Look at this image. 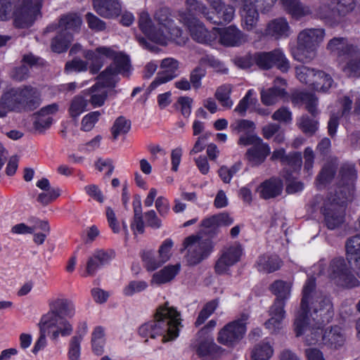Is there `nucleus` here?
<instances>
[{"instance_id": "obj_1", "label": "nucleus", "mask_w": 360, "mask_h": 360, "mask_svg": "<svg viewBox=\"0 0 360 360\" xmlns=\"http://www.w3.org/2000/svg\"><path fill=\"white\" fill-rule=\"evenodd\" d=\"M333 316L330 296L316 291L315 278L309 277L303 287L300 309L294 322L296 335H304L307 345H315L323 335V327Z\"/></svg>"}, {"instance_id": "obj_2", "label": "nucleus", "mask_w": 360, "mask_h": 360, "mask_svg": "<svg viewBox=\"0 0 360 360\" xmlns=\"http://www.w3.org/2000/svg\"><path fill=\"white\" fill-rule=\"evenodd\" d=\"M339 176L335 193L323 200L320 208L323 224L329 230L339 229L345 222L347 204L353 200L354 195V182L357 177L355 165H342Z\"/></svg>"}, {"instance_id": "obj_3", "label": "nucleus", "mask_w": 360, "mask_h": 360, "mask_svg": "<svg viewBox=\"0 0 360 360\" xmlns=\"http://www.w3.org/2000/svg\"><path fill=\"white\" fill-rule=\"evenodd\" d=\"M83 56L89 61V72L97 74L104 65L103 58L112 59L113 62L98 76L99 84L103 88L115 87L118 82V75L129 76L131 69L129 59L122 53L117 52L111 47L99 46L94 51L83 50Z\"/></svg>"}, {"instance_id": "obj_4", "label": "nucleus", "mask_w": 360, "mask_h": 360, "mask_svg": "<svg viewBox=\"0 0 360 360\" xmlns=\"http://www.w3.org/2000/svg\"><path fill=\"white\" fill-rule=\"evenodd\" d=\"M286 11L295 18L314 14L330 25L342 22L356 7V0H319V6L312 11L300 0H281Z\"/></svg>"}, {"instance_id": "obj_5", "label": "nucleus", "mask_w": 360, "mask_h": 360, "mask_svg": "<svg viewBox=\"0 0 360 360\" xmlns=\"http://www.w3.org/2000/svg\"><path fill=\"white\" fill-rule=\"evenodd\" d=\"M180 327H182L180 312L166 302L157 309L153 320L139 327V333L146 338L161 337L162 342H166L179 336Z\"/></svg>"}, {"instance_id": "obj_6", "label": "nucleus", "mask_w": 360, "mask_h": 360, "mask_svg": "<svg viewBox=\"0 0 360 360\" xmlns=\"http://www.w3.org/2000/svg\"><path fill=\"white\" fill-rule=\"evenodd\" d=\"M41 91L32 85H21L4 91L0 97V117L8 113L32 112L41 104Z\"/></svg>"}, {"instance_id": "obj_7", "label": "nucleus", "mask_w": 360, "mask_h": 360, "mask_svg": "<svg viewBox=\"0 0 360 360\" xmlns=\"http://www.w3.org/2000/svg\"><path fill=\"white\" fill-rule=\"evenodd\" d=\"M327 49L336 57L338 67L347 77H360V47L347 38L334 37Z\"/></svg>"}, {"instance_id": "obj_8", "label": "nucleus", "mask_w": 360, "mask_h": 360, "mask_svg": "<svg viewBox=\"0 0 360 360\" xmlns=\"http://www.w3.org/2000/svg\"><path fill=\"white\" fill-rule=\"evenodd\" d=\"M40 9L38 0H0V20L6 21L14 17L17 27H29L39 15Z\"/></svg>"}, {"instance_id": "obj_9", "label": "nucleus", "mask_w": 360, "mask_h": 360, "mask_svg": "<svg viewBox=\"0 0 360 360\" xmlns=\"http://www.w3.org/2000/svg\"><path fill=\"white\" fill-rule=\"evenodd\" d=\"M51 310L41 319L44 323H49L56 328L53 330L51 338L56 340L59 335L68 336L72 332V327L64 316L72 317L75 307L72 302L66 299H57L50 304Z\"/></svg>"}, {"instance_id": "obj_10", "label": "nucleus", "mask_w": 360, "mask_h": 360, "mask_svg": "<svg viewBox=\"0 0 360 360\" xmlns=\"http://www.w3.org/2000/svg\"><path fill=\"white\" fill-rule=\"evenodd\" d=\"M139 26L142 32L150 41L161 45H166L169 39L174 41L179 46L186 44L188 38L186 34L174 23L170 28L166 30H156L152 25V20L147 12L143 11L140 13Z\"/></svg>"}, {"instance_id": "obj_11", "label": "nucleus", "mask_w": 360, "mask_h": 360, "mask_svg": "<svg viewBox=\"0 0 360 360\" xmlns=\"http://www.w3.org/2000/svg\"><path fill=\"white\" fill-rule=\"evenodd\" d=\"M323 29H305L297 36V46L292 50L295 60L301 63H309L316 56V50L323 40Z\"/></svg>"}, {"instance_id": "obj_12", "label": "nucleus", "mask_w": 360, "mask_h": 360, "mask_svg": "<svg viewBox=\"0 0 360 360\" xmlns=\"http://www.w3.org/2000/svg\"><path fill=\"white\" fill-rule=\"evenodd\" d=\"M270 290L276 299L270 308L271 318L265 322V326L276 332L281 328V321L285 318V302L290 295L291 285L288 282L277 280L271 285Z\"/></svg>"}, {"instance_id": "obj_13", "label": "nucleus", "mask_w": 360, "mask_h": 360, "mask_svg": "<svg viewBox=\"0 0 360 360\" xmlns=\"http://www.w3.org/2000/svg\"><path fill=\"white\" fill-rule=\"evenodd\" d=\"M291 101L295 105L303 103L305 105L306 110L311 115L313 118L307 115H302L297 120L299 128L307 135H313L318 129V121L316 116L319 114L317 108L318 98L314 94L305 91H296L291 96Z\"/></svg>"}, {"instance_id": "obj_14", "label": "nucleus", "mask_w": 360, "mask_h": 360, "mask_svg": "<svg viewBox=\"0 0 360 360\" xmlns=\"http://www.w3.org/2000/svg\"><path fill=\"white\" fill-rule=\"evenodd\" d=\"M238 144L243 146H250L245 153V159L252 167L262 165L271 153L269 144L264 143L257 135L240 136Z\"/></svg>"}, {"instance_id": "obj_15", "label": "nucleus", "mask_w": 360, "mask_h": 360, "mask_svg": "<svg viewBox=\"0 0 360 360\" xmlns=\"http://www.w3.org/2000/svg\"><path fill=\"white\" fill-rule=\"evenodd\" d=\"M248 316L242 314L239 319L229 322L218 332V343L229 348L235 347L245 337Z\"/></svg>"}, {"instance_id": "obj_16", "label": "nucleus", "mask_w": 360, "mask_h": 360, "mask_svg": "<svg viewBox=\"0 0 360 360\" xmlns=\"http://www.w3.org/2000/svg\"><path fill=\"white\" fill-rule=\"evenodd\" d=\"M184 249L187 250L186 262L189 265H196L207 258L214 249L213 242L208 238L203 239L198 236H191L184 241Z\"/></svg>"}, {"instance_id": "obj_17", "label": "nucleus", "mask_w": 360, "mask_h": 360, "mask_svg": "<svg viewBox=\"0 0 360 360\" xmlns=\"http://www.w3.org/2000/svg\"><path fill=\"white\" fill-rule=\"evenodd\" d=\"M327 274L336 285L342 287L352 288L360 284L343 257H335L330 261Z\"/></svg>"}, {"instance_id": "obj_18", "label": "nucleus", "mask_w": 360, "mask_h": 360, "mask_svg": "<svg viewBox=\"0 0 360 360\" xmlns=\"http://www.w3.org/2000/svg\"><path fill=\"white\" fill-rule=\"evenodd\" d=\"M255 64L262 69L269 70L274 65L283 72L290 68L289 60L281 49H275L269 52H257L255 53Z\"/></svg>"}, {"instance_id": "obj_19", "label": "nucleus", "mask_w": 360, "mask_h": 360, "mask_svg": "<svg viewBox=\"0 0 360 360\" xmlns=\"http://www.w3.org/2000/svg\"><path fill=\"white\" fill-rule=\"evenodd\" d=\"M183 24L188 28L192 39L200 44H210L218 37L217 28L209 31L198 18H189L182 15Z\"/></svg>"}, {"instance_id": "obj_20", "label": "nucleus", "mask_w": 360, "mask_h": 360, "mask_svg": "<svg viewBox=\"0 0 360 360\" xmlns=\"http://www.w3.org/2000/svg\"><path fill=\"white\" fill-rule=\"evenodd\" d=\"M243 254L242 245L234 243L223 248L220 256L216 262L214 271L217 274L227 273L229 268L238 263Z\"/></svg>"}, {"instance_id": "obj_21", "label": "nucleus", "mask_w": 360, "mask_h": 360, "mask_svg": "<svg viewBox=\"0 0 360 360\" xmlns=\"http://www.w3.org/2000/svg\"><path fill=\"white\" fill-rule=\"evenodd\" d=\"M180 63L174 58H165L160 63L161 69L148 87V91L150 92L158 86L166 84L172 79L176 78L180 75Z\"/></svg>"}, {"instance_id": "obj_22", "label": "nucleus", "mask_w": 360, "mask_h": 360, "mask_svg": "<svg viewBox=\"0 0 360 360\" xmlns=\"http://www.w3.org/2000/svg\"><path fill=\"white\" fill-rule=\"evenodd\" d=\"M194 347L197 355L205 360H217L225 352V349L218 345L212 335L197 337Z\"/></svg>"}, {"instance_id": "obj_23", "label": "nucleus", "mask_w": 360, "mask_h": 360, "mask_svg": "<svg viewBox=\"0 0 360 360\" xmlns=\"http://www.w3.org/2000/svg\"><path fill=\"white\" fill-rule=\"evenodd\" d=\"M82 24V20L79 15L70 13L63 15L57 24H51L47 26L45 32L59 30L65 33H70L72 37H73L74 33L79 32Z\"/></svg>"}, {"instance_id": "obj_24", "label": "nucleus", "mask_w": 360, "mask_h": 360, "mask_svg": "<svg viewBox=\"0 0 360 360\" xmlns=\"http://www.w3.org/2000/svg\"><path fill=\"white\" fill-rule=\"evenodd\" d=\"M219 42L224 46H240L248 40L247 35L234 25L217 29Z\"/></svg>"}, {"instance_id": "obj_25", "label": "nucleus", "mask_w": 360, "mask_h": 360, "mask_svg": "<svg viewBox=\"0 0 360 360\" xmlns=\"http://www.w3.org/2000/svg\"><path fill=\"white\" fill-rule=\"evenodd\" d=\"M346 340L345 333L338 326L326 329L321 336L322 343L333 349L342 348L345 345Z\"/></svg>"}, {"instance_id": "obj_26", "label": "nucleus", "mask_w": 360, "mask_h": 360, "mask_svg": "<svg viewBox=\"0 0 360 360\" xmlns=\"http://www.w3.org/2000/svg\"><path fill=\"white\" fill-rule=\"evenodd\" d=\"M93 6L96 12L105 18L117 17L122 11L119 0H93Z\"/></svg>"}, {"instance_id": "obj_27", "label": "nucleus", "mask_w": 360, "mask_h": 360, "mask_svg": "<svg viewBox=\"0 0 360 360\" xmlns=\"http://www.w3.org/2000/svg\"><path fill=\"white\" fill-rule=\"evenodd\" d=\"M183 14H185L189 18H198V16L202 15L207 20H212V17L210 15V12L207 7L202 1L198 0L186 1V11L179 12V20L182 23Z\"/></svg>"}, {"instance_id": "obj_28", "label": "nucleus", "mask_w": 360, "mask_h": 360, "mask_svg": "<svg viewBox=\"0 0 360 360\" xmlns=\"http://www.w3.org/2000/svg\"><path fill=\"white\" fill-rule=\"evenodd\" d=\"M283 187V181L280 179L272 177L262 182L257 191L262 198L268 200L281 195Z\"/></svg>"}, {"instance_id": "obj_29", "label": "nucleus", "mask_w": 360, "mask_h": 360, "mask_svg": "<svg viewBox=\"0 0 360 360\" xmlns=\"http://www.w3.org/2000/svg\"><path fill=\"white\" fill-rule=\"evenodd\" d=\"M38 58L32 53L25 55L22 60V64L15 67L11 72V77L17 82L27 79L30 76V68L37 63Z\"/></svg>"}, {"instance_id": "obj_30", "label": "nucleus", "mask_w": 360, "mask_h": 360, "mask_svg": "<svg viewBox=\"0 0 360 360\" xmlns=\"http://www.w3.org/2000/svg\"><path fill=\"white\" fill-rule=\"evenodd\" d=\"M346 250L349 262L353 264L360 276V233L347 239Z\"/></svg>"}, {"instance_id": "obj_31", "label": "nucleus", "mask_w": 360, "mask_h": 360, "mask_svg": "<svg viewBox=\"0 0 360 360\" xmlns=\"http://www.w3.org/2000/svg\"><path fill=\"white\" fill-rule=\"evenodd\" d=\"M265 34L276 39L288 37L290 34V28L288 21L283 18L274 19L269 22L265 30Z\"/></svg>"}, {"instance_id": "obj_32", "label": "nucleus", "mask_w": 360, "mask_h": 360, "mask_svg": "<svg viewBox=\"0 0 360 360\" xmlns=\"http://www.w3.org/2000/svg\"><path fill=\"white\" fill-rule=\"evenodd\" d=\"M253 1H246L243 2V8L241 11V15L244 27L247 30H252L255 27L259 18V13L257 10V6Z\"/></svg>"}, {"instance_id": "obj_33", "label": "nucleus", "mask_w": 360, "mask_h": 360, "mask_svg": "<svg viewBox=\"0 0 360 360\" xmlns=\"http://www.w3.org/2000/svg\"><path fill=\"white\" fill-rule=\"evenodd\" d=\"M84 94L88 97V103L94 108L101 107L104 105L108 97V92L99 84H95L91 88L85 90Z\"/></svg>"}, {"instance_id": "obj_34", "label": "nucleus", "mask_w": 360, "mask_h": 360, "mask_svg": "<svg viewBox=\"0 0 360 360\" xmlns=\"http://www.w3.org/2000/svg\"><path fill=\"white\" fill-rule=\"evenodd\" d=\"M281 263L277 255H264L258 258L257 266L258 271L269 274L278 270Z\"/></svg>"}, {"instance_id": "obj_35", "label": "nucleus", "mask_w": 360, "mask_h": 360, "mask_svg": "<svg viewBox=\"0 0 360 360\" xmlns=\"http://www.w3.org/2000/svg\"><path fill=\"white\" fill-rule=\"evenodd\" d=\"M354 103V113L360 114V93L356 91H351L347 95L343 96L341 101L342 116L347 115L350 112L352 105Z\"/></svg>"}, {"instance_id": "obj_36", "label": "nucleus", "mask_w": 360, "mask_h": 360, "mask_svg": "<svg viewBox=\"0 0 360 360\" xmlns=\"http://www.w3.org/2000/svg\"><path fill=\"white\" fill-rule=\"evenodd\" d=\"M180 270V264L167 265L160 271L155 273L152 281L160 285L171 281Z\"/></svg>"}, {"instance_id": "obj_37", "label": "nucleus", "mask_w": 360, "mask_h": 360, "mask_svg": "<svg viewBox=\"0 0 360 360\" xmlns=\"http://www.w3.org/2000/svg\"><path fill=\"white\" fill-rule=\"evenodd\" d=\"M72 39L73 37L70 33H65L58 30L57 34L51 40V50L58 53L65 52Z\"/></svg>"}, {"instance_id": "obj_38", "label": "nucleus", "mask_w": 360, "mask_h": 360, "mask_svg": "<svg viewBox=\"0 0 360 360\" xmlns=\"http://www.w3.org/2000/svg\"><path fill=\"white\" fill-rule=\"evenodd\" d=\"M286 94L285 89L281 87H271L261 91V101L265 105L275 104L279 98Z\"/></svg>"}, {"instance_id": "obj_39", "label": "nucleus", "mask_w": 360, "mask_h": 360, "mask_svg": "<svg viewBox=\"0 0 360 360\" xmlns=\"http://www.w3.org/2000/svg\"><path fill=\"white\" fill-rule=\"evenodd\" d=\"M230 127L233 132L237 134H243L240 136L257 135L255 133V130L256 129L255 122L248 120H237L234 122L231 123Z\"/></svg>"}, {"instance_id": "obj_40", "label": "nucleus", "mask_w": 360, "mask_h": 360, "mask_svg": "<svg viewBox=\"0 0 360 360\" xmlns=\"http://www.w3.org/2000/svg\"><path fill=\"white\" fill-rule=\"evenodd\" d=\"M154 19L158 23V27H156L153 22L152 25L156 30L160 29L166 30L174 24V20L171 18L169 10L167 8H161L158 10L155 13Z\"/></svg>"}, {"instance_id": "obj_41", "label": "nucleus", "mask_w": 360, "mask_h": 360, "mask_svg": "<svg viewBox=\"0 0 360 360\" xmlns=\"http://www.w3.org/2000/svg\"><path fill=\"white\" fill-rule=\"evenodd\" d=\"M337 171V165L333 162L326 163L317 176L318 186H325L330 183L335 176Z\"/></svg>"}, {"instance_id": "obj_42", "label": "nucleus", "mask_w": 360, "mask_h": 360, "mask_svg": "<svg viewBox=\"0 0 360 360\" xmlns=\"http://www.w3.org/2000/svg\"><path fill=\"white\" fill-rule=\"evenodd\" d=\"M313 68H309L304 65H300L295 68V73L297 78L302 82L306 84H309L313 87L317 72Z\"/></svg>"}, {"instance_id": "obj_43", "label": "nucleus", "mask_w": 360, "mask_h": 360, "mask_svg": "<svg viewBox=\"0 0 360 360\" xmlns=\"http://www.w3.org/2000/svg\"><path fill=\"white\" fill-rule=\"evenodd\" d=\"M333 86L334 81L329 74L321 70L317 72L316 78L313 86L314 89L326 93Z\"/></svg>"}, {"instance_id": "obj_44", "label": "nucleus", "mask_w": 360, "mask_h": 360, "mask_svg": "<svg viewBox=\"0 0 360 360\" xmlns=\"http://www.w3.org/2000/svg\"><path fill=\"white\" fill-rule=\"evenodd\" d=\"M273 353L272 347L268 342L262 341L255 346L251 357L252 360H269Z\"/></svg>"}, {"instance_id": "obj_45", "label": "nucleus", "mask_w": 360, "mask_h": 360, "mask_svg": "<svg viewBox=\"0 0 360 360\" xmlns=\"http://www.w3.org/2000/svg\"><path fill=\"white\" fill-rule=\"evenodd\" d=\"M216 15L218 20L212 18V20H210L214 24H227L230 22L234 16L235 9L233 6L223 4L221 7L215 9Z\"/></svg>"}, {"instance_id": "obj_46", "label": "nucleus", "mask_w": 360, "mask_h": 360, "mask_svg": "<svg viewBox=\"0 0 360 360\" xmlns=\"http://www.w3.org/2000/svg\"><path fill=\"white\" fill-rule=\"evenodd\" d=\"M87 105V98L80 95L75 96L71 101L68 109L70 117L75 119L77 118L82 113L86 110Z\"/></svg>"}, {"instance_id": "obj_47", "label": "nucleus", "mask_w": 360, "mask_h": 360, "mask_svg": "<svg viewBox=\"0 0 360 360\" xmlns=\"http://www.w3.org/2000/svg\"><path fill=\"white\" fill-rule=\"evenodd\" d=\"M255 96V91L253 89H249L245 96L240 100L234 109V112L238 113L240 116H245L248 108L252 105H255L257 101Z\"/></svg>"}, {"instance_id": "obj_48", "label": "nucleus", "mask_w": 360, "mask_h": 360, "mask_svg": "<svg viewBox=\"0 0 360 360\" xmlns=\"http://www.w3.org/2000/svg\"><path fill=\"white\" fill-rule=\"evenodd\" d=\"M231 91L232 89L230 84H224L217 88L214 94L215 98L220 104L227 109L231 108L233 104L230 96Z\"/></svg>"}, {"instance_id": "obj_49", "label": "nucleus", "mask_w": 360, "mask_h": 360, "mask_svg": "<svg viewBox=\"0 0 360 360\" xmlns=\"http://www.w3.org/2000/svg\"><path fill=\"white\" fill-rule=\"evenodd\" d=\"M130 128V120L123 116H120L115 120L111 128L113 139L116 140L119 136L126 134L129 131Z\"/></svg>"}, {"instance_id": "obj_50", "label": "nucleus", "mask_w": 360, "mask_h": 360, "mask_svg": "<svg viewBox=\"0 0 360 360\" xmlns=\"http://www.w3.org/2000/svg\"><path fill=\"white\" fill-rule=\"evenodd\" d=\"M40 335L34 344V346L32 349V352L34 354H37L39 351L43 349L46 345V333H49L52 328H54L53 326H49V323H44V320L41 319L39 323Z\"/></svg>"}, {"instance_id": "obj_51", "label": "nucleus", "mask_w": 360, "mask_h": 360, "mask_svg": "<svg viewBox=\"0 0 360 360\" xmlns=\"http://www.w3.org/2000/svg\"><path fill=\"white\" fill-rule=\"evenodd\" d=\"M142 260L148 271H155L165 264L160 256H156L152 251L144 252L142 255Z\"/></svg>"}, {"instance_id": "obj_52", "label": "nucleus", "mask_w": 360, "mask_h": 360, "mask_svg": "<svg viewBox=\"0 0 360 360\" xmlns=\"http://www.w3.org/2000/svg\"><path fill=\"white\" fill-rule=\"evenodd\" d=\"M217 307V302L215 300L207 302L200 311L195 323V326L202 325L214 313Z\"/></svg>"}, {"instance_id": "obj_53", "label": "nucleus", "mask_w": 360, "mask_h": 360, "mask_svg": "<svg viewBox=\"0 0 360 360\" xmlns=\"http://www.w3.org/2000/svg\"><path fill=\"white\" fill-rule=\"evenodd\" d=\"M198 63L203 68H205L206 65H208L216 70L217 72H221L223 73L227 72V69L224 68L223 63H221L218 59L215 58L213 56H203L200 58Z\"/></svg>"}, {"instance_id": "obj_54", "label": "nucleus", "mask_w": 360, "mask_h": 360, "mask_svg": "<svg viewBox=\"0 0 360 360\" xmlns=\"http://www.w3.org/2000/svg\"><path fill=\"white\" fill-rule=\"evenodd\" d=\"M202 231L205 234L213 237L217 233L218 223L215 215L205 219L201 222Z\"/></svg>"}, {"instance_id": "obj_55", "label": "nucleus", "mask_w": 360, "mask_h": 360, "mask_svg": "<svg viewBox=\"0 0 360 360\" xmlns=\"http://www.w3.org/2000/svg\"><path fill=\"white\" fill-rule=\"evenodd\" d=\"M101 115V112L100 111H93L86 114L82 120L81 129L84 131H91L98 121Z\"/></svg>"}, {"instance_id": "obj_56", "label": "nucleus", "mask_w": 360, "mask_h": 360, "mask_svg": "<svg viewBox=\"0 0 360 360\" xmlns=\"http://www.w3.org/2000/svg\"><path fill=\"white\" fill-rule=\"evenodd\" d=\"M81 337H72L71 338L68 354L69 360H79L81 354Z\"/></svg>"}, {"instance_id": "obj_57", "label": "nucleus", "mask_w": 360, "mask_h": 360, "mask_svg": "<svg viewBox=\"0 0 360 360\" xmlns=\"http://www.w3.org/2000/svg\"><path fill=\"white\" fill-rule=\"evenodd\" d=\"M85 17L88 26L91 30L96 32H101L105 30V22L92 13H87Z\"/></svg>"}, {"instance_id": "obj_58", "label": "nucleus", "mask_w": 360, "mask_h": 360, "mask_svg": "<svg viewBox=\"0 0 360 360\" xmlns=\"http://www.w3.org/2000/svg\"><path fill=\"white\" fill-rule=\"evenodd\" d=\"M206 70L198 63L190 74V82L195 89H199L201 86V79L205 76Z\"/></svg>"}, {"instance_id": "obj_59", "label": "nucleus", "mask_w": 360, "mask_h": 360, "mask_svg": "<svg viewBox=\"0 0 360 360\" xmlns=\"http://www.w3.org/2000/svg\"><path fill=\"white\" fill-rule=\"evenodd\" d=\"M148 287V284L143 281H132L127 285L123 292L126 296H131L135 293L143 291Z\"/></svg>"}, {"instance_id": "obj_60", "label": "nucleus", "mask_w": 360, "mask_h": 360, "mask_svg": "<svg viewBox=\"0 0 360 360\" xmlns=\"http://www.w3.org/2000/svg\"><path fill=\"white\" fill-rule=\"evenodd\" d=\"M146 226L153 229H160L162 226V220L158 217L153 210L146 212L143 214Z\"/></svg>"}, {"instance_id": "obj_61", "label": "nucleus", "mask_w": 360, "mask_h": 360, "mask_svg": "<svg viewBox=\"0 0 360 360\" xmlns=\"http://www.w3.org/2000/svg\"><path fill=\"white\" fill-rule=\"evenodd\" d=\"M35 115V120L33 122L34 128L39 131H43L44 129L49 128L53 121L50 116H44L37 112Z\"/></svg>"}, {"instance_id": "obj_62", "label": "nucleus", "mask_w": 360, "mask_h": 360, "mask_svg": "<svg viewBox=\"0 0 360 360\" xmlns=\"http://www.w3.org/2000/svg\"><path fill=\"white\" fill-rule=\"evenodd\" d=\"M88 69L89 70L88 62L78 58H75L65 64V70L67 71L82 72Z\"/></svg>"}, {"instance_id": "obj_63", "label": "nucleus", "mask_w": 360, "mask_h": 360, "mask_svg": "<svg viewBox=\"0 0 360 360\" xmlns=\"http://www.w3.org/2000/svg\"><path fill=\"white\" fill-rule=\"evenodd\" d=\"M174 243L171 238L165 239L161 244L158 250V255L164 263L167 262L171 257V250Z\"/></svg>"}, {"instance_id": "obj_64", "label": "nucleus", "mask_w": 360, "mask_h": 360, "mask_svg": "<svg viewBox=\"0 0 360 360\" xmlns=\"http://www.w3.org/2000/svg\"><path fill=\"white\" fill-rule=\"evenodd\" d=\"M39 194L37 197V201L44 205H48L60 195V190L58 188H51Z\"/></svg>"}]
</instances>
